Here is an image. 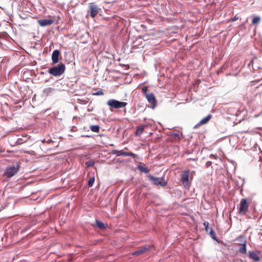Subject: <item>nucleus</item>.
Returning <instances> with one entry per match:
<instances>
[{
  "label": "nucleus",
  "mask_w": 262,
  "mask_h": 262,
  "mask_svg": "<svg viewBox=\"0 0 262 262\" xmlns=\"http://www.w3.org/2000/svg\"><path fill=\"white\" fill-rule=\"evenodd\" d=\"M112 154L113 155H115L117 156H129L134 158L137 157V155L133 152H124L123 150H118L114 149L112 151Z\"/></svg>",
  "instance_id": "1a4fd4ad"
},
{
  "label": "nucleus",
  "mask_w": 262,
  "mask_h": 262,
  "mask_svg": "<svg viewBox=\"0 0 262 262\" xmlns=\"http://www.w3.org/2000/svg\"><path fill=\"white\" fill-rule=\"evenodd\" d=\"M52 91V89L51 88H48L44 90V92L48 94V93H50Z\"/></svg>",
  "instance_id": "bb28decb"
},
{
  "label": "nucleus",
  "mask_w": 262,
  "mask_h": 262,
  "mask_svg": "<svg viewBox=\"0 0 262 262\" xmlns=\"http://www.w3.org/2000/svg\"><path fill=\"white\" fill-rule=\"evenodd\" d=\"M208 232H209V235L211 237V238L212 239H213L214 240L217 241L216 233L214 231V230H213V229L212 228H210V230H209Z\"/></svg>",
  "instance_id": "6ab92c4d"
},
{
  "label": "nucleus",
  "mask_w": 262,
  "mask_h": 262,
  "mask_svg": "<svg viewBox=\"0 0 262 262\" xmlns=\"http://www.w3.org/2000/svg\"><path fill=\"white\" fill-rule=\"evenodd\" d=\"M238 19V17L235 15L231 20L232 21H234Z\"/></svg>",
  "instance_id": "cd10ccee"
},
{
  "label": "nucleus",
  "mask_w": 262,
  "mask_h": 262,
  "mask_svg": "<svg viewBox=\"0 0 262 262\" xmlns=\"http://www.w3.org/2000/svg\"><path fill=\"white\" fill-rule=\"evenodd\" d=\"M95 224L100 229H104L106 228V226L102 222L98 220H96Z\"/></svg>",
  "instance_id": "f3484780"
},
{
  "label": "nucleus",
  "mask_w": 262,
  "mask_h": 262,
  "mask_svg": "<svg viewBox=\"0 0 262 262\" xmlns=\"http://www.w3.org/2000/svg\"><path fill=\"white\" fill-rule=\"evenodd\" d=\"M239 252L242 254H246L247 252L246 250V241H245L244 244L242 245V246L239 248Z\"/></svg>",
  "instance_id": "dca6fc26"
},
{
  "label": "nucleus",
  "mask_w": 262,
  "mask_h": 262,
  "mask_svg": "<svg viewBox=\"0 0 262 262\" xmlns=\"http://www.w3.org/2000/svg\"><path fill=\"white\" fill-rule=\"evenodd\" d=\"M205 228V230L206 231L208 232L209 230H210V228L209 227V223L208 222H205L203 224Z\"/></svg>",
  "instance_id": "b1692460"
},
{
  "label": "nucleus",
  "mask_w": 262,
  "mask_h": 262,
  "mask_svg": "<svg viewBox=\"0 0 262 262\" xmlns=\"http://www.w3.org/2000/svg\"><path fill=\"white\" fill-rule=\"evenodd\" d=\"M144 131V127L143 126H140L138 127L136 132V134L137 136H140Z\"/></svg>",
  "instance_id": "412c9836"
},
{
  "label": "nucleus",
  "mask_w": 262,
  "mask_h": 262,
  "mask_svg": "<svg viewBox=\"0 0 262 262\" xmlns=\"http://www.w3.org/2000/svg\"><path fill=\"white\" fill-rule=\"evenodd\" d=\"M60 52L58 50L53 51L52 54V60L53 64L57 63L59 61V56Z\"/></svg>",
  "instance_id": "f8f14e48"
},
{
  "label": "nucleus",
  "mask_w": 262,
  "mask_h": 262,
  "mask_svg": "<svg viewBox=\"0 0 262 262\" xmlns=\"http://www.w3.org/2000/svg\"><path fill=\"white\" fill-rule=\"evenodd\" d=\"M145 97L147 99L148 102L151 104V107L154 109L157 105V100L154 94L150 93L149 94H146Z\"/></svg>",
  "instance_id": "9d476101"
},
{
  "label": "nucleus",
  "mask_w": 262,
  "mask_h": 262,
  "mask_svg": "<svg viewBox=\"0 0 262 262\" xmlns=\"http://www.w3.org/2000/svg\"><path fill=\"white\" fill-rule=\"evenodd\" d=\"M148 178L149 181L154 185L164 187L166 185V182L163 178H157L151 175H149Z\"/></svg>",
  "instance_id": "7ed1b4c3"
},
{
  "label": "nucleus",
  "mask_w": 262,
  "mask_h": 262,
  "mask_svg": "<svg viewBox=\"0 0 262 262\" xmlns=\"http://www.w3.org/2000/svg\"><path fill=\"white\" fill-rule=\"evenodd\" d=\"M142 90L145 96H146V94H149V93L147 92V89L146 87L143 88Z\"/></svg>",
  "instance_id": "a878e982"
},
{
  "label": "nucleus",
  "mask_w": 262,
  "mask_h": 262,
  "mask_svg": "<svg viewBox=\"0 0 262 262\" xmlns=\"http://www.w3.org/2000/svg\"><path fill=\"white\" fill-rule=\"evenodd\" d=\"M55 22L53 17L50 16L49 18L44 19H39L37 21L38 24L41 27H46L53 24Z\"/></svg>",
  "instance_id": "6e6552de"
},
{
  "label": "nucleus",
  "mask_w": 262,
  "mask_h": 262,
  "mask_svg": "<svg viewBox=\"0 0 262 262\" xmlns=\"http://www.w3.org/2000/svg\"><path fill=\"white\" fill-rule=\"evenodd\" d=\"M261 20V18L259 16H255L252 19L253 25H257L259 24Z\"/></svg>",
  "instance_id": "aec40b11"
},
{
  "label": "nucleus",
  "mask_w": 262,
  "mask_h": 262,
  "mask_svg": "<svg viewBox=\"0 0 262 262\" xmlns=\"http://www.w3.org/2000/svg\"><path fill=\"white\" fill-rule=\"evenodd\" d=\"M189 170L184 171L181 174V180L185 187H188L190 186V183L189 181Z\"/></svg>",
  "instance_id": "423d86ee"
},
{
  "label": "nucleus",
  "mask_w": 262,
  "mask_h": 262,
  "mask_svg": "<svg viewBox=\"0 0 262 262\" xmlns=\"http://www.w3.org/2000/svg\"><path fill=\"white\" fill-rule=\"evenodd\" d=\"M104 94L102 90L98 91L97 92L94 94L95 95H103Z\"/></svg>",
  "instance_id": "393cba45"
},
{
  "label": "nucleus",
  "mask_w": 262,
  "mask_h": 262,
  "mask_svg": "<svg viewBox=\"0 0 262 262\" xmlns=\"http://www.w3.org/2000/svg\"><path fill=\"white\" fill-rule=\"evenodd\" d=\"M19 168V167L18 164L7 167L5 170L6 176L8 178L13 177L17 172Z\"/></svg>",
  "instance_id": "20e7f679"
},
{
  "label": "nucleus",
  "mask_w": 262,
  "mask_h": 262,
  "mask_svg": "<svg viewBox=\"0 0 262 262\" xmlns=\"http://www.w3.org/2000/svg\"><path fill=\"white\" fill-rule=\"evenodd\" d=\"M95 178L94 177L90 178L89 182H88V185L89 187H92L94 183Z\"/></svg>",
  "instance_id": "4be33fe9"
},
{
  "label": "nucleus",
  "mask_w": 262,
  "mask_h": 262,
  "mask_svg": "<svg viewBox=\"0 0 262 262\" xmlns=\"http://www.w3.org/2000/svg\"><path fill=\"white\" fill-rule=\"evenodd\" d=\"M89 9L91 16L93 18L95 17L101 10V9L94 3L89 4Z\"/></svg>",
  "instance_id": "0eeeda50"
},
{
  "label": "nucleus",
  "mask_w": 262,
  "mask_h": 262,
  "mask_svg": "<svg viewBox=\"0 0 262 262\" xmlns=\"http://www.w3.org/2000/svg\"><path fill=\"white\" fill-rule=\"evenodd\" d=\"M150 249L149 246H146L140 247L138 250L132 253L133 255L138 256L142 255L149 251Z\"/></svg>",
  "instance_id": "9b49d317"
},
{
  "label": "nucleus",
  "mask_w": 262,
  "mask_h": 262,
  "mask_svg": "<svg viewBox=\"0 0 262 262\" xmlns=\"http://www.w3.org/2000/svg\"><path fill=\"white\" fill-rule=\"evenodd\" d=\"M249 203L247 200L246 199H242L239 204V213L242 215H244L248 210Z\"/></svg>",
  "instance_id": "39448f33"
},
{
  "label": "nucleus",
  "mask_w": 262,
  "mask_h": 262,
  "mask_svg": "<svg viewBox=\"0 0 262 262\" xmlns=\"http://www.w3.org/2000/svg\"><path fill=\"white\" fill-rule=\"evenodd\" d=\"M107 104L111 108L118 109L125 107L127 104L125 102H120L117 100L112 99L107 101Z\"/></svg>",
  "instance_id": "f03ea898"
},
{
  "label": "nucleus",
  "mask_w": 262,
  "mask_h": 262,
  "mask_svg": "<svg viewBox=\"0 0 262 262\" xmlns=\"http://www.w3.org/2000/svg\"><path fill=\"white\" fill-rule=\"evenodd\" d=\"M65 70V65L61 62L56 66L50 68L48 71V73L54 76H59L64 72Z\"/></svg>",
  "instance_id": "f257e3e1"
},
{
  "label": "nucleus",
  "mask_w": 262,
  "mask_h": 262,
  "mask_svg": "<svg viewBox=\"0 0 262 262\" xmlns=\"http://www.w3.org/2000/svg\"><path fill=\"white\" fill-rule=\"evenodd\" d=\"M90 128L93 132L98 133L99 132V126L98 125H92L90 126Z\"/></svg>",
  "instance_id": "a211bd4d"
},
{
  "label": "nucleus",
  "mask_w": 262,
  "mask_h": 262,
  "mask_svg": "<svg viewBox=\"0 0 262 262\" xmlns=\"http://www.w3.org/2000/svg\"><path fill=\"white\" fill-rule=\"evenodd\" d=\"M249 257L250 258L253 259L255 261H259L260 258L258 254L254 252L250 251L249 252Z\"/></svg>",
  "instance_id": "4468645a"
},
{
  "label": "nucleus",
  "mask_w": 262,
  "mask_h": 262,
  "mask_svg": "<svg viewBox=\"0 0 262 262\" xmlns=\"http://www.w3.org/2000/svg\"><path fill=\"white\" fill-rule=\"evenodd\" d=\"M95 162L93 161L90 160L86 162L85 164L87 167H92L94 165Z\"/></svg>",
  "instance_id": "5701e85b"
},
{
  "label": "nucleus",
  "mask_w": 262,
  "mask_h": 262,
  "mask_svg": "<svg viewBox=\"0 0 262 262\" xmlns=\"http://www.w3.org/2000/svg\"><path fill=\"white\" fill-rule=\"evenodd\" d=\"M211 117H212V115L211 114H209L207 116L203 118L199 122V123L194 126V128H196L198 126H199L200 125H203V124L207 123L210 120V119L211 118Z\"/></svg>",
  "instance_id": "ddd939ff"
},
{
  "label": "nucleus",
  "mask_w": 262,
  "mask_h": 262,
  "mask_svg": "<svg viewBox=\"0 0 262 262\" xmlns=\"http://www.w3.org/2000/svg\"><path fill=\"white\" fill-rule=\"evenodd\" d=\"M138 169L141 172L147 173L149 172V170L148 167H146L144 165L140 164L138 166Z\"/></svg>",
  "instance_id": "2eb2a0df"
}]
</instances>
